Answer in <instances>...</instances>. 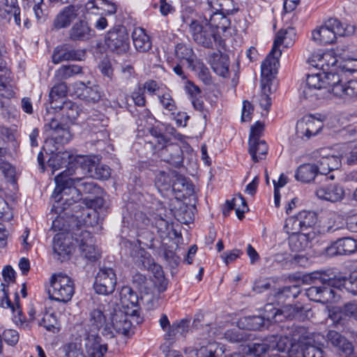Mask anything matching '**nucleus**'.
<instances>
[{
    "label": "nucleus",
    "instance_id": "obj_1",
    "mask_svg": "<svg viewBox=\"0 0 357 357\" xmlns=\"http://www.w3.org/2000/svg\"><path fill=\"white\" fill-rule=\"evenodd\" d=\"M81 167L68 168L55 176L56 187L52 193L55 199L52 211L61 215L73 204L82 202V194H98L100 188L93 181L79 177H72Z\"/></svg>",
    "mask_w": 357,
    "mask_h": 357
},
{
    "label": "nucleus",
    "instance_id": "obj_2",
    "mask_svg": "<svg viewBox=\"0 0 357 357\" xmlns=\"http://www.w3.org/2000/svg\"><path fill=\"white\" fill-rule=\"evenodd\" d=\"M312 278L319 280L321 282V286H312L305 289V294L310 300L323 304L337 302L340 296L336 289L324 281V276H332L333 272L331 270L319 271L312 273Z\"/></svg>",
    "mask_w": 357,
    "mask_h": 357
},
{
    "label": "nucleus",
    "instance_id": "obj_3",
    "mask_svg": "<svg viewBox=\"0 0 357 357\" xmlns=\"http://www.w3.org/2000/svg\"><path fill=\"white\" fill-rule=\"evenodd\" d=\"M354 31L351 25L344 26L343 24L335 18L329 19L324 25L315 29L312 33L313 40L317 43L326 45L333 43L337 36H349Z\"/></svg>",
    "mask_w": 357,
    "mask_h": 357
},
{
    "label": "nucleus",
    "instance_id": "obj_4",
    "mask_svg": "<svg viewBox=\"0 0 357 357\" xmlns=\"http://www.w3.org/2000/svg\"><path fill=\"white\" fill-rule=\"evenodd\" d=\"M47 290L50 299L63 303L71 301L75 291L74 281L67 275L54 273L50 279Z\"/></svg>",
    "mask_w": 357,
    "mask_h": 357
},
{
    "label": "nucleus",
    "instance_id": "obj_5",
    "mask_svg": "<svg viewBox=\"0 0 357 357\" xmlns=\"http://www.w3.org/2000/svg\"><path fill=\"white\" fill-rule=\"evenodd\" d=\"M107 47L116 54H124L130 48L129 36L123 26H116L109 29L105 35Z\"/></svg>",
    "mask_w": 357,
    "mask_h": 357
},
{
    "label": "nucleus",
    "instance_id": "obj_6",
    "mask_svg": "<svg viewBox=\"0 0 357 357\" xmlns=\"http://www.w3.org/2000/svg\"><path fill=\"white\" fill-rule=\"evenodd\" d=\"M75 243L74 233H57L53 239L54 258L61 262L69 260L75 250Z\"/></svg>",
    "mask_w": 357,
    "mask_h": 357
},
{
    "label": "nucleus",
    "instance_id": "obj_7",
    "mask_svg": "<svg viewBox=\"0 0 357 357\" xmlns=\"http://www.w3.org/2000/svg\"><path fill=\"white\" fill-rule=\"evenodd\" d=\"M189 26L195 42L206 48H212L213 43L220 40L219 33H215L214 29H211L206 23L204 25L197 20H192Z\"/></svg>",
    "mask_w": 357,
    "mask_h": 357
},
{
    "label": "nucleus",
    "instance_id": "obj_8",
    "mask_svg": "<svg viewBox=\"0 0 357 357\" xmlns=\"http://www.w3.org/2000/svg\"><path fill=\"white\" fill-rule=\"evenodd\" d=\"M116 275L113 268L109 267L100 268L95 278L93 288L98 294L109 295L115 290Z\"/></svg>",
    "mask_w": 357,
    "mask_h": 357
},
{
    "label": "nucleus",
    "instance_id": "obj_9",
    "mask_svg": "<svg viewBox=\"0 0 357 357\" xmlns=\"http://www.w3.org/2000/svg\"><path fill=\"white\" fill-rule=\"evenodd\" d=\"M75 241L78 245L82 255L89 261H96L100 254L93 243V238L91 232L77 228L74 232Z\"/></svg>",
    "mask_w": 357,
    "mask_h": 357
},
{
    "label": "nucleus",
    "instance_id": "obj_10",
    "mask_svg": "<svg viewBox=\"0 0 357 357\" xmlns=\"http://www.w3.org/2000/svg\"><path fill=\"white\" fill-rule=\"evenodd\" d=\"M66 212L67 215L75 218L79 226L93 227L98 222V213L97 211L84 205L81 202L73 204Z\"/></svg>",
    "mask_w": 357,
    "mask_h": 357
},
{
    "label": "nucleus",
    "instance_id": "obj_11",
    "mask_svg": "<svg viewBox=\"0 0 357 357\" xmlns=\"http://www.w3.org/2000/svg\"><path fill=\"white\" fill-rule=\"evenodd\" d=\"M324 126L323 122L312 116H305L298 121L296 126V135L298 137L310 139L317 135Z\"/></svg>",
    "mask_w": 357,
    "mask_h": 357
},
{
    "label": "nucleus",
    "instance_id": "obj_12",
    "mask_svg": "<svg viewBox=\"0 0 357 357\" xmlns=\"http://www.w3.org/2000/svg\"><path fill=\"white\" fill-rule=\"evenodd\" d=\"M158 150L162 160L176 168L183 167V152L178 144L167 143Z\"/></svg>",
    "mask_w": 357,
    "mask_h": 357
},
{
    "label": "nucleus",
    "instance_id": "obj_13",
    "mask_svg": "<svg viewBox=\"0 0 357 357\" xmlns=\"http://www.w3.org/2000/svg\"><path fill=\"white\" fill-rule=\"evenodd\" d=\"M322 73L308 75L306 79V86L303 91V95L306 99H319L325 96L324 91Z\"/></svg>",
    "mask_w": 357,
    "mask_h": 357
},
{
    "label": "nucleus",
    "instance_id": "obj_14",
    "mask_svg": "<svg viewBox=\"0 0 357 357\" xmlns=\"http://www.w3.org/2000/svg\"><path fill=\"white\" fill-rule=\"evenodd\" d=\"M46 130L47 128L50 132L51 139L50 142H54L56 144H65L72 139V134L69 127L66 124L60 123L58 120L52 119L50 122L45 124Z\"/></svg>",
    "mask_w": 357,
    "mask_h": 357
},
{
    "label": "nucleus",
    "instance_id": "obj_15",
    "mask_svg": "<svg viewBox=\"0 0 357 357\" xmlns=\"http://www.w3.org/2000/svg\"><path fill=\"white\" fill-rule=\"evenodd\" d=\"M323 280L327 281L330 284L333 285L338 292L342 288L354 295H357V271L353 272L349 278L337 275L333 272L332 276H324Z\"/></svg>",
    "mask_w": 357,
    "mask_h": 357
},
{
    "label": "nucleus",
    "instance_id": "obj_16",
    "mask_svg": "<svg viewBox=\"0 0 357 357\" xmlns=\"http://www.w3.org/2000/svg\"><path fill=\"white\" fill-rule=\"evenodd\" d=\"M119 296L122 307L128 310L127 313L132 317H139L140 307L137 293L131 287L124 286L120 291Z\"/></svg>",
    "mask_w": 357,
    "mask_h": 357
},
{
    "label": "nucleus",
    "instance_id": "obj_17",
    "mask_svg": "<svg viewBox=\"0 0 357 357\" xmlns=\"http://www.w3.org/2000/svg\"><path fill=\"white\" fill-rule=\"evenodd\" d=\"M357 251V240L351 237H344L333 242L326 249L331 256L348 255Z\"/></svg>",
    "mask_w": 357,
    "mask_h": 357
},
{
    "label": "nucleus",
    "instance_id": "obj_18",
    "mask_svg": "<svg viewBox=\"0 0 357 357\" xmlns=\"http://www.w3.org/2000/svg\"><path fill=\"white\" fill-rule=\"evenodd\" d=\"M281 54L282 51H276L275 49H272L261 63V77L266 79L267 83L278 73L280 66L279 58Z\"/></svg>",
    "mask_w": 357,
    "mask_h": 357
},
{
    "label": "nucleus",
    "instance_id": "obj_19",
    "mask_svg": "<svg viewBox=\"0 0 357 357\" xmlns=\"http://www.w3.org/2000/svg\"><path fill=\"white\" fill-rule=\"evenodd\" d=\"M137 241L141 246V241L137 240ZM130 255L134 264L140 269H151L152 266L160 269V266L154 263L149 252L141 247L135 246L131 250Z\"/></svg>",
    "mask_w": 357,
    "mask_h": 357
},
{
    "label": "nucleus",
    "instance_id": "obj_20",
    "mask_svg": "<svg viewBox=\"0 0 357 357\" xmlns=\"http://www.w3.org/2000/svg\"><path fill=\"white\" fill-rule=\"evenodd\" d=\"M90 82L85 84L82 82L76 83L77 96L85 101L97 102L103 96V92L98 85L90 86Z\"/></svg>",
    "mask_w": 357,
    "mask_h": 357
},
{
    "label": "nucleus",
    "instance_id": "obj_21",
    "mask_svg": "<svg viewBox=\"0 0 357 357\" xmlns=\"http://www.w3.org/2000/svg\"><path fill=\"white\" fill-rule=\"evenodd\" d=\"M208 62L217 75L223 77L228 76L229 60L227 55L220 51L213 52L208 55Z\"/></svg>",
    "mask_w": 357,
    "mask_h": 357
},
{
    "label": "nucleus",
    "instance_id": "obj_22",
    "mask_svg": "<svg viewBox=\"0 0 357 357\" xmlns=\"http://www.w3.org/2000/svg\"><path fill=\"white\" fill-rule=\"evenodd\" d=\"M315 193L319 199L331 202H339L344 195L343 188L335 184L322 185L317 189Z\"/></svg>",
    "mask_w": 357,
    "mask_h": 357
},
{
    "label": "nucleus",
    "instance_id": "obj_23",
    "mask_svg": "<svg viewBox=\"0 0 357 357\" xmlns=\"http://www.w3.org/2000/svg\"><path fill=\"white\" fill-rule=\"evenodd\" d=\"M86 52L84 50L56 48L52 55V62L55 64L65 61H82L84 59Z\"/></svg>",
    "mask_w": 357,
    "mask_h": 357
},
{
    "label": "nucleus",
    "instance_id": "obj_24",
    "mask_svg": "<svg viewBox=\"0 0 357 357\" xmlns=\"http://www.w3.org/2000/svg\"><path fill=\"white\" fill-rule=\"evenodd\" d=\"M94 31L85 21L80 20L73 24L69 32V37L74 41H86L94 36Z\"/></svg>",
    "mask_w": 357,
    "mask_h": 357
},
{
    "label": "nucleus",
    "instance_id": "obj_25",
    "mask_svg": "<svg viewBox=\"0 0 357 357\" xmlns=\"http://www.w3.org/2000/svg\"><path fill=\"white\" fill-rule=\"evenodd\" d=\"M296 31L293 27L281 29L279 30L275 37L272 49L276 51H281L279 47L283 45L285 47L291 46L296 38Z\"/></svg>",
    "mask_w": 357,
    "mask_h": 357
},
{
    "label": "nucleus",
    "instance_id": "obj_26",
    "mask_svg": "<svg viewBox=\"0 0 357 357\" xmlns=\"http://www.w3.org/2000/svg\"><path fill=\"white\" fill-rule=\"evenodd\" d=\"M132 38L137 51L147 52L151 49L152 43L145 29L141 27L135 28L132 31Z\"/></svg>",
    "mask_w": 357,
    "mask_h": 357
},
{
    "label": "nucleus",
    "instance_id": "obj_27",
    "mask_svg": "<svg viewBox=\"0 0 357 357\" xmlns=\"http://www.w3.org/2000/svg\"><path fill=\"white\" fill-rule=\"evenodd\" d=\"M225 346L216 342H208L195 351L197 357H225Z\"/></svg>",
    "mask_w": 357,
    "mask_h": 357
},
{
    "label": "nucleus",
    "instance_id": "obj_28",
    "mask_svg": "<svg viewBox=\"0 0 357 357\" xmlns=\"http://www.w3.org/2000/svg\"><path fill=\"white\" fill-rule=\"evenodd\" d=\"M341 160L337 155L322 156L317 161L318 173L326 176L328 174L334 170L338 169L341 167Z\"/></svg>",
    "mask_w": 357,
    "mask_h": 357
},
{
    "label": "nucleus",
    "instance_id": "obj_29",
    "mask_svg": "<svg viewBox=\"0 0 357 357\" xmlns=\"http://www.w3.org/2000/svg\"><path fill=\"white\" fill-rule=\"evenodd\" d=\"M326 340L328 344H331L345 354H350L353 351L351 343L335 331H329L326 335Z\"/></svg>",
    "mask_w": 357,
    "mask_h": 357
},
{
    "label": "nucleus",
    "instance_id": "obj_30",
    "mask_svg": "<svg viewBox=\"0 0 357 357\" xmlns=\"http://www.w3.org/2000/svg\"><path fill=\"white\" fill-rule=\"evenodd\" d=\"M77 11L78 8L75 6L70 5L65 7L54 20V27L60 29L68 26L76 18Z\"/></svg>",
    "mask_w": 357,
    "mask_h": 357
},
{
    "label": "nucleus",
    "instance_id": "obj_31",
    "mask_svg": "<svg viewBox=\"0 0 357 357\" xmlns=\"http://www.w3.org/2000/svg\"><path fill=\"white\" fill-rule=\"evenodd\" d=\"M130 313L120 312L114 314L112 319V326L116 333L123 335H128L132 328V322L129 319Z\"/></svg>",
    "mask_w": 357,
    "mask_h": 357
},
{
    "label": "nucleus",
    "instance_id": "obj_32",
    "mask_svg": "<svg viewBox=\"0 0 357 357\" xmlns=\"http://www.w3.org/2000/svg\"><path fill=\"white\" fill-rule=\"evenodd\" d=\"M316 165L305 163L300 165L295 173V178L302 183H310L319 174Z\"/></svg>",
    "mask_w": 357,
    "mask_h": 357
},
{
    "label": "nucleus",
    "instance_id": "obj_33",
    "mask_svg": "<svg viewBox=\"0 0 357 357\" xmlns=\"http://www.w3.org/2000/svg\"><path fill=\"white\" fill-rule=\"evenodd\" d=\"M227 15L215 10L210 15L208 20H205V23L211 29H214L215 33H218L220 30L225 32L230 24L229 20L226 17Z\"/></svg>",
    "mask_w": 357,
    "mask_h": 357
},
{
    "label": "nucleus",
    "instance_id": "obj_34",
    "mask_svg": "<svg viewBox=\"0 0 357 357\" xmlns=\"http://www.w3.org/2000/svg\"><path fill=\"white\" fill-rule=\"evenodd\" d=\"M343 314L353 317L357 320V301L346 303L342 310H335L331 311L329 317L333 322L337 324H342Z\"/></svg>",
    "mask_w": 357,
    "mask_h": 357
},
{
    "label": "nucleus",
    "instance_id": "obj_35",
    "mask_svg": "<svg viewBox=\"0 0 357 357\" xmlns=\"http://www.w3.org/2000/svg\"><path fill=\"white\" fill-rule=\"evenodd\" d=\"M312 238L310 233L290 235L289 237V248L292 252L303 251L309 246L310 241Z\"/></svg>",
    "mask_w": 357,
    "mask_h": 357
},
{
    "label": "nucleus",
    "instance_id": "obj_36",
    "mask_svg": "<svg viewBox=\"0 0 357 357\" xmlns=\"http://www.w3.org/2000/svg\"><path fill=\"white\" fill-rule=\"evenodd\" d=\"M53 107L55 109H59L61 112L62 119L66 122L73 123L79 116L78 106L70 100L63 101L61 105L55 103Z\"/></svg>",
    "mask_w": 357,
    "mask_h": 357
},
{
    "label": "nucleus",
    "instance_id": "obj_37",
    "mask_svg": "<svg viewBox=\"0 0 357 357\" xmlns=\"http://www.w3.org/2000/svg\"><path fill=\"white\" fill-rule=\"evenodd\" d=\"M268 149V145L264 140H249V153L255 162L264 159Z\"/></svg>",
    "mask_w": 357,
    "mask_h": 357
},
{
    "label": "nucleus",
    "instance_id": "obj_38",
    "mask_svg": "<svg viewBox=\"0 0 357 357\" xmlns=\"http://www.w3.org/2000/svg\"><path fill=\"white\" fill-rule=\"evenodd\" d=\"M86 347L88 357H103L107 351V344L102 343L101 337L98 336L89 340Z\"/></svg>",
    "mask_w": 357,
    "mask_h": 357
},
{
    "label": "nucleus",
    "instance_id": "obj_39",
    "mask_svg": "<svg viewBox=\"0 0 357 357\" xmlns=\"http://www.w3.org/2000/svg\"><path fill=\"white\" fill-rule=\"evenodd\" d=\"M272 338L273 340L270 341V347L273 353L271 355L277 354L282 356L287 355L289 357L287 352L289 351L291 345L290 339L286 336H273Z\"/></svg>",
    "mask_w": 357,
    "mask_h": 357
},
{
    "label": "nucleus",
    "instance_id": "obj_40",
    "mask_svg": "<svg viewBox=\"0 0 357 357\" xmlns=\"http://www.w3.org/2000/svg\"><path fill=\"white\" fill-rule=\"evenodd\" d=\"M323 82H324V91L325 96L326 93H333L335 96V88L337 86H342L341 79L339 74L333 72L332 70H328L322 73Z\"/></svg>",
    "mask_w": 357,
    "mask_h": 357
},
{
    "label": "nucleus",
    "instance_id": "obj_41",
    "mask_svg": "<svg viewBox=\"0 0 357 357\" xmlns=\"http://www.w3.org/2000/svg\"><path fill=\"white\" fill-rule=\"evenodd\" d=\"M84 162L86 164L88 168V173L91 176H93L98 179H107L111 174L110 168L105 165H96L94 162H91V160L86 161V160L84 159Z\"/></svg>",
    "mask_w": 357,
    "mask_h": 357
},
{
    "label": "nucleus",
    "instance_id": "obj_42",
    "mask_svg": "<svg viewBox=\"0 0 357 357\" xmlns=\"http://www.w3.org/2000/svg\"><path fill=\"white\" fill-rule=\"evenodd\" d=\"M335 96L344 98H357V80L351 79L345 84L337 86L335 89Z\"/></svg>",
    "mask_w": 357,
    "mask_h": 357
},
{
    "label": "nucleus",
    "instance_id": "obj_43",
    "mask_svg": "<svg viewBox=\"0 0 357 357\" xmlns=\"http://www.w3.org/2000/svg\"><path fill=\"white\" fill-rule=\"evenodd\" d=\"M176 57L181 61H186L190 66L194 62L195 54L192 47L185 43H178L175 47Z\"/></svg>",
    "mask_w": 357,
    "mask_h": 357
},
{
    "label": "nucleus",
    "instance_id": "obj_44",
    "mask_svg": "<svg viewBox=\"0 0 357 357\" xmlns=\"http://www.w3.org/2000/svg\"><path fill=\"white\" fill-rule=\"evenodd\" d=\"M82 73V68L78 65H63L55 71L54 78L57 81H63Z\"/></svg>",
    "mask_w": 357,
    "mask_h": 357
},
{
    "label": "nucleus",
    "instance_id": "obj_45",
    "mask_svg": "<svg viewBox=\"0 0 357 357\" xmlns=\"http://www.w3.org/2000/svg\"><path fill=\"white\" fill-rule=\"evenodd\" d=\"M207 3L213 10L225 14H233L237 10L233 0H207Z\"/></svg>",
    "mask_w": 357,
    "mask_h": 357
},
{
    "label": "nucleus",
    "instance_id": "obj_46",
    "mask_svg": "<svg viewBox=\"0 0 357 357\" xmlns=\"http://www.w3.org/2000/svg\"><path fill=\"white\" fill-rule=\"evenodd\" d=\"M240 324L250 331H257L264 326L267 327V322L262 316L245 317L241 319Z\"/></svg>",
    "mask_w": 357,
    "mask_h": 357
},
{
    "label": "nucleus",
    "instance_id": "obj_47",
    "mask_svg": "<svg viewBox=\"0 0 357 357\" xmlns=\"http://www.w3.org/2000/svg\"><path fill=\"white\" fill-rule=\"evenodd\" d=\"M71 155L68 151L59 152L48 160V165L54 171L70 164Z\"/></svg>",
    "mask_w": 357,
    "mask_h": 357
},
{
    "label": "nucleus",
    "instance_id": "obj_48",
    "mask_svg": "<svg viewBox=\"0 0 357 357\" xmlns=\"http://www.w3.org/2000/svg\"><path fill=\"white\" fill-rule=\"evenodd\" d=\"M192 67L195 71L199 79L205 84L210 86L213 84L212 77L209 69L206 65L200 61H197L193 63Z\"/></svg>",
    "mask_w": 357,
    "mask_h": 357
},
{
    "label": "nucleus",
    "instance_id": "obj_49",
    "mask_svg": "<svg viewBox=\"0 0 357 357\" xmlns=\"http://www.w3.org/2000/svg\"><path fill=\"white\" fill-rule=\"evenodd\" d=\"M158 100L161 106L164 109L170 112L172 114H174L176 110V104L174 98H172V95L171 91L165 89L158 97Z\"/></svg>",
    "mask_w": 357,
    "mask_h": 357
},
{
    "label": "nucleus",
    "instance_id": "obj_50",
    "mask_svg": "<svg viewBox=\"0 0 357 357\" xmlns=\"http://www.w3.org/2000/svg\"><path fill=\"white\" fill-rule=\"evenodd\" d=\"M303 231L312 228L317 222V217L314 212L303 211L297 214Z\"/></svg>",
    "mask_w": 357,
    "mask_h": 357
},
{
    "label": "nucleus",
    "instance_id": "obj_51",
    "mask_svg": "<svg viewBox=\"0 0 357 357\" xmlns=\"http://www.w3.org/2000/svg\"><path fill=\"white\" fill-rule=\"evenodd\" d=\"M225 338L231 343H240L249 339L248 333L240 328L227 330L225 333Z\"/></svg>",
    "mask_w": 357,
    "mask_h": 357
},
{
    "label": "nucleus",
    "instance_id": "obj_52",
    "mask_svg": "<svg viewBox=\"0 0 357 357\" xmlns=\"http://www.w3.org/2000/svg\"><path fill=\"white\" fill-rule=\"evenodd\" d=\"M89 323L96 330H99L106 323V317L100 307L92 310L89 313Z\"/></svg>",
    "mask_w": 357,
    "mask_h": 357
},
{
    "label": "nucleus",
    "instance_id": "obj_53",
    "mask_svg": "<svg viewBox=\"0 0 357 357\" xmlns=\"http://www.w3.org/2000/svg\"><path fill=\"white\" fill-rule=\"evenodd\" d=\"M281 309H278L272 303H267L264 306V314L262 316L267 322V327L273 322L282 321L280 317Z\"/></svg>",
    "mask_w": 357,
    "mask_h": 357
},
{
    "label": "nucleus",
    "instance_id": "obj_54",
    "mask_svg": "<svg viewBox=\"0 0 357 357\" xmlns=\"http://www.w3.org/2000/svg\"><path fill=\"white\" fill-rule=\"evenodd\" d=\"M303 307L301 305H284L280 312V317L286 319H300L302 317Z\"/></svg>",
    "mask_w": 357,
    "mask_h": 357
},
{
    "label": "nucleus",
    "instance_id": "obj_55",
    "mask_svg": "<svg viewBox=\"0 0 357 357\" xmlns=\"http://www.w3.org/2000/svg\"><path fill=\"white\" fill-rule=\"evenodd\" d=\"M284 230L290 235L303 233L297 215L286 219Z\"/></svg>",
    "mask_w": 357,
    "mask_h": 357
},
{
    "label": "nucleus",
    "instance_id": "obj_56",
    "mask_svg": "<svg viewBox=\"0 0 357 357\" xmlns=\"http://www.w3.org/2000/svg\"><path fill=\"white\" fill-rule=\"evenodd\" d=\"M301 292L300 287L297 285L284 287L276 294V298L278 301H282L283 298H296Z\"/></svg>",
    "mask_w": 357,
    "mask_h": 357
},
{
    "label": "nucleus",
    "instance_id": "obj_57",
    "mask_svg": "<svg viewBox=\"0 0 357 357\" xmlns=\"http://www.w3.org/2000/svg\"><path fill=\"white\" fill-rule=\"evenodd\" d=\"M155 185L158 188H162L164 190H167L171 186L174 190L181 191V189L176 187V183H172V181L169 175L165 172H160L156 176Z\"/></svg>",
    "mask_w": 357,
    "mask_h": 357
},
{
    "label": "nucleus",
    "instance_id": "obj_58",
    "mask_svg": "<svg viewBox=\"0 0 357 357\" xmlns=\"http://www.w3.org/2000/svg\"><path fill=\"white\" fill-rule=\"evenodd\" d=\"M54 84L50 92V98L51 102L53 104L54 101H56L57 98H63L67 93V85L63 81Z\"/></svg>",
    "mask_w": 357,
    "mask_h": 357
},
{
    "label": "nucleus",
    "instance_id": "obj_59",
    "mask_svg": "<svg viewBox=\"0 0 357 357\" xmlns=\"http://www.w3.org/2000/svg\"><path fill=\"white\" fill-rule=\"evenodd\" d=\"M151 136L154 138V141L152 142L154 144L155 149H159L164 145H165L169 139L163 134L160 128L158 127H153L150 130Z\"/></svg>",
    "mask_w": 357,
    "mask_h": 357
},
{
    "label": "nucleus",
    "instance_id": "obj_60",
    "mask_svg": "<svg viewBox=\"0 0 357 357\" xmlns=\"http://www.w3.org/2000/svg\"><path fill=\"white\" fill-rule=\"evenodd\" d=\"M337 60L331 52H324V56L319 64V69L322 70V73L330 70L331 68H333Z\"/></svg>",
    "mask_w": 357,
    "mask_h": 357
},
{
    "label": "nucleus",
    "instance_id": "obj_61",
    "mask_svg": "<svg viewBox=\"0 0 357 357\" xmlns=\"http://www.w3.org/2000/svg\"><path fill=\"white\" fill-rule=\"evenodd\" d=\"M271 351L270 344L252 343L248 345V353L255 357H261L266 354V351Z\"/></svg>",
    "mask_w": 357,
    "mask_h": 357
},
{
    "label": "nucleus",
    "instance_id": "obj_62",
    "mask_svg": "<svg viewBox=\"0 0 357 357\" xmlns=\"http://www.w3.org/2000/svg\"><path fill=\"white\" fill-rule=\"evenodd\" d=\"M142 89H144V91H146V93L150 96H157L159 95L166 89L160 86L155 81L149 79L144 82L143 84V87Z\"/></svg>",
    "mask_w": 357,
    "mask_h": 357
},
{
    "label": "nucleus",
    "instance_id": "obj_63",
    "mask_svg": "<svg viewBox=\"0 0 357 357\" xmlns=\"http://www.w3.org/2000/svg\"><path fill=\"white\" fill-rule=\"evenodd\" d=\"M234 201L236 207L235 208L236 215L239 220H242L244 218V213L248 211L246 201L240 194L234 197Z\"/></svg>",
    "mask_w": 357,
    "mask_h": 357
},
{
    "label": "nucleus",
    "instance_id": "obj_64",
    "mask_svg": "<svg viewBox=\"0 0 357 357\" xmlns=\"http://www.w3.org/2000/svg\"><path fill=\"white\" fill-rule=\"evenodd\" d=\"M303 357H326L324 351L317 346L311 344V342H307V345L303 350Z\"/></svg>",
    "mask_w": 357,
    "mask_h": 357
}]
</instances>
